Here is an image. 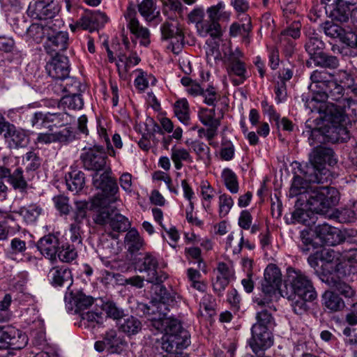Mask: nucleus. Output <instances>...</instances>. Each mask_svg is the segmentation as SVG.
Wrapping results in <instances>:
<instances>
[{"label":"nucleus","mask_w":357,"mask_h":357,"mask_svg":"<svg viewBox=\"0 0 357 357\" xmlns=\"http://www.w3.org/2000/svg\"><path fill=\"white\" fill-rule=\"evenodd\" d=\"M306 178L300 176L294 177L289 190V197L301 195L305 199L309 210L317 213L325 214L335 206L339 201V192L331 183L321 187L311 186Z\"/></svg>","instance_id":"1"},{"label":"nucleus","mask_w":357,"mask_h":357,"mask_svg":"<svg viewBox=\"0 0 357 357\" xmlns=\"http://www.w3.org/2000/svg\"><path fill=\"white\" fill-rule=\"evenodd\" d=\"M151 326L158 332L165 333L162 337V349L170 354H180L190 343L187 332L178 320L166 317L161 312L159 317L151 319Z\"/></svg>","instance_id":"2"},{"label":"nucleus","mask_w":357,"mask_h":357,"mask_svg":"<svg viewBox=\"0 0 357 357\" xmlns=\"http://www.w3.org/2000/svg\"><path fill=\"white\" fill-rule=\"evenodd\" d=\"M312 81L309 88L314 91L313 97L305 103L310 111L316 109L315 104L324 102L328 99L339 101L343 98V86L333 82V75L326 70L313 71L310 75Z\"/></svg>","instance_id":"3"},{"label":"nucleus","mask_w":357,"mask_h":357,"mask_svg":"<svg viewBox=\"0 0 357 357\" xmlns=\"http://www.w3.org/2000/svg\"><path fill=\"white\" fill-rule=\"evenodd\" d=\"M332 149L317 146L310 155V162L301 169L304 178L313 183H328L332 181V175L325 165L333 166L336 164Z\"/></svg>","instance_id":"4"},{"label":"nucleus","mask_w":357,"mask_h":357,"mask_svg":"<svg viewBox=\"0 0 357 357\" xmlns=\"http://www.w3.org/2000/svg\"><path fill=\"white\" fill-rule=\"evenodd\" d=\"M285 286L290 290L283 295L287 299L291 298L294 295L302 296L310 301H314L317 297L312 280L300 269L291 266L287 268Z\"/></svg>","instance_id":"5"},{"label":"nucleus","mask_w":357,"mask_h":357,"mask_svg":"<svg viewBox=\"0 0 357 357\" xmlns=\"http://www.w3.org/2000/svg\"><path fill=\"white\" fill-rule=\"evenodd\" d=\"M222 61L225 65L226 71L234 86L242 84L247 79V69L245 62L241 61L243 54L242 52L236 48L231 49L230 45L224 46Z\"/></svg>","instance_id":"6"},{"label":"nucleus","mask_w":357,"mask_h":357,"mask_svg":"<svg viewBox=\"0 0 357 357\" xmlns=\"http://www.w3.org/2000/svg\"><path fill=\"white\" fill-rule=\"evenodd\" d=\"M202 98H204L203 102L205 104L211 107L208 113L202 116V123L208 126L205 135L210 142L217 135V130L220 125L219 120L214 116L215 107L220 99V94L218 88L213 84H207V85L202 86Z\"/></svg>","instance_id":"7"},{"label":"nucleus","mask_w":357,"mask_h":357,"mask_svg":"<svg viewBox=\"0 0 357 357\" xmlns=\"http://www.w3.org/2000/svg\"><path fill=\"white\" fill-rule=\"evenodd\" d=\"M89 203L85 200L74 202V208L70 215L69 232L70 241L78 245L82 243L84 220L87 218Z\"/></svg>","instance_id":"8"},{"label":"nucleus","mask_w":357,"mask_h":357,"mask_svg":"<svg viewBox=\"0 0 357 357\" xmlns=\"http://www.w3.org/2000/svg\"><path fill=\"white\" fill-rule=\"evenodd\" d=\"M108 157L102 146L95 145L92 147H84L80 155V160L86 170L91 171L98 176L101 171L107 169Z\"/></svg>","instance_id":"9"},{"label":"nucleus","mask_w":357,"mask_h":357,"mask_svg":"<svg viewBox=\"0 0 357 357\" xmlns=\"http://www.w3.org/2000/svg\"><path fill=\"white\" fill-rule=\"evenodd\" d=\"M135 268L139 272L146 273V281L149 283L162 284L167 278L166 273L158 271V258L150 252L135 259Z\"/></svg>","instance_id":"10"},{"label":"nucleus","mask_w":357,"mask_h":357,"mask_svg":"<svg viewBox=\"0 0 357 357\" xmlns=\"http://www.w3.org/2000/svg\"><path fill=\"white\" fill-rule=\"evenodd\" d=\"M69 121V115L66 112H36L31 119V123L37 129L45 128L53 132L54 129L68 125Z\"/></svg>","instance_id":"11"},{"label":"nucleus","mask_w":357,"mask_h":357,"mask_svg":"<svg viewBox=\"0 0 357 357\" xmlns=\"http://www.w3.org/2000/svg\"><path fill=\"white\" fill-rule=\"evenodd\" d=\"M111 170H105L99 176L93 177V185L101 190L93 197L102 198L110 203H115L118 200L117 193L119 187L115 178L110 176Z\"/></svg>","instance_id":"12"},{"label":"nucleus","mask_w":357,"mask_h":357,"mask_svg":"<svg viewBox=\"0 0 357 357\" xmlns=\"http://www.w3.org/2000/svg\"><path fill=\"white\" fill-rule=\"evenodd\" d=\"M89 203V209L93 212L92 218L93 222L99 226L108 225L116 207H112L109 201L102 198L92 197Z\"/></svg>","instance_id":"13"},{"label":"nucleus","mask_w":357,"mask_h":357,"mask_svg":"<svg viewBox=\"0 0 357 357\" xmlns=\"http://www.w3.org/2000/svg\"><path fill=\"white\" fill-rule=\"evenodd\" d=\"M273 329L251 328L252 336L249 345L258 357H264V351L270 348L274 342Z\"/></svg>","instance_id":"14"},{"label":"nucleus","mask_w":357,"mask_h":357,"mask_svg":"<svg viewBox=\"0 0 357 357\" xmlns=\"http://www.w3.org/2000/svg\"><path fill=\"white\" fill-rule=\"evenodd\" d=\"M108 21L105 13L100 11L86 10L81 17L75 23L70 24V29L75 32L77 29L92 32L103 26Z\"/></svg>","instance_id":"15"},{"label":"nucleus","mask_w":357,"mask_h":357,"mask_svg":"<svg viewBox=\"0 0 357 357\" xmlns=\"http://www.w3.org/2000/svg\"><path fill=\"white\" fill-rule=\"evenodd\" d=\"M124 17L127 22V27L130 33L137 39H139L141 45L147 47L151 43V33L148 28L143 26L137 18L135 8L129 6L124 13Z\"/></svg>","instance_id":"16"},{"label":"nucleus","mask_w":357,"mask_h":357,"mask_svg":"<svg viewBox=\"0 0 357 357\" xmlns=\"http://www.w3.org/2000/svg\"><path fill=\"white\" fill-rule=\"evenodd\" d=\"M58 10L52 0H33L27 9V15L40 22L54 20Z\"/></svg>","instance_id":"17"},{"label":"nucleus","mask_w":357,"mask_h":357,"mask_svg":"<svg viewBox=\"0 0 357 357\" xmlns=\"http://www.w3.org/2000/svg\"><path fill=\"white\" fill-rule=\"evenodd\" d=\"M161 38L163 40H174L172 43V51L178 54L183 47L184 35L178 22L166 21L160 26Z\"/></svg>","instance_id":"18"},{"label":"nucleus","mask_w":357,"mask_h":357,"mask_svg":"<svg viewBox=\"0 0 357 357\" xmlns=\"http://www.w3.org/2000/svg\"><path fill=\"white\" fill-rule=\"evenodd\" d=\"M69 36L66 31H56L54 26L47 32V40L44 47L46 52L52 56L60 54V52L67 50Z\"/></svg>","instance_id":"19"},{"label":"nucleus","mask_w":357,"mask_h":357,"mask_svg":"<svg viewBox=\"0 0 357 357\" xmlns=\"http://www.w3.org/2000/svg\"><path fill=\"white\" fill-rule=\"evenodd\" d=\"M45 68L53 79L63 80L68 77L70 73L68 58L61 54L53 55Z\"/></svg>","instance_id":"20"},{"label":"nucleus","mask_w":357,"mask_h":357,"mask_svg":"<svg viewBox=\"0 0 357 357\" xmlns=\"http://www.w3.org/2000/svg\"><path fill=\"white\" fill-rule=\"evenodd\" d=\"M64 301L68 310L74 311L75 313H80L91 307L93 302L94 298L86 295L82 291L73 292L70 290L66 292Z\"/></svg>","instance_id":"21"},{"label":"nucleus","mask_w":357,"mask_h":357,"mask_svg":"<svg viewBox=\"0 0 357 357\" xmlns=\"http://www.w3.org/2000/svg\"><path fill=\"white\" fill-rule=\"evenodd\" d=\"M48 279L52 286H67V292L70 291V286L73 282L71 270L65 265L55 266L48 273Z\"/></svg>","instance_id":"22"},{"label":"nucleus","mask_w":357,"mask_h":357,"mask_svg":"<svg viewBox=\"0 0 357 357\" xmlns=\"http://www.w3.org/2000/svg\"><path fill=\"white\" fill-rule=\"evenodd\" d=\"M314 233L323 243L329 246L336 245L342 241L340 231L327 223L316 226Z\"/></svg>","instance_id":"23"},{"label":"nucleus","mask_w":357,"mask_h":357,"mask_svg":"<svg viewBox=\"0 0 357 357\" xmlns=\"http://www.w3.org/2000/svg\"><path fill=\"white\" fill-rule=\"evenodd\" d=\"M59 245V238L52 234H49L40 238L36 244V247L41 255L52 261L56 259Z\"/></svg>","instance_id":"24"},{"label":"nucleus","mask_w":357,"mask_h":357,"mask_svg":"<svg viewBox=\"0 0 357 357\" xmlns=\"http://www.w3.org/2000/svg\"><path fill=\"white\" fill-rule=\"evenodd\" d=\"M278 291L273 287H267L266 284H261V291L253 297L252 301L257 308H267L269 310L275 312L276 307L273 305V300L277 297Z\"/></svg>","instance_id":"25"},{"label":"nucleus","mask_w":357,"mask_h":357,"mask_svg":"<svg viewBox=\"0 0 357 357\" xmlns=\"http://www.w3.org/2000/svg\"><path fill=\"white\" fill-rule=\"evenodd\" d=\"M155 285V295L158 298V302L153 305V307L156 308L158 316L161 312H164L166 313V317H168L167 312L169 311V305L171 303H174L175 301L176 294L172 289L168 291L164 286L161 285V284Z\"/></svg>","instance_id":"26"},{"label":"nucleus","mask_w":357,"mask_h":357,"mask_svg":"<svg viewBox=\"0 0 357 357\" xmlns=\"http://www.w3.org/2000/svg\"><path fill=\"white\" fill-rule=\"evenodd\" d=\"M19 229L15 216L10 211L0 209V241L6 240Z\"/></svg>","instance_id":"27"},{"label":"nucleus","mask_w":357,"mask_h":357,"mask_svg":"<svg viewBox=\"0 0 357 357\" xmlns=\"http://www.w3.org/2000/svg\"><path fill=\"white\" fill-rule=\"evenodd\" d=\"M322 305L329 312L342 311L345 307V303L340 296L333 291H326L321 296Z\"/></svg>","instance_id":"28"},{"label":"nucleus","mask_w":357,"mask_h":357,"mask_svg":"<svg viewBox=\"0 0 357 357\" xmlns=\"http://www.w3.org/2000/svg\"><path fill=\"white\" fill-rule=\"evenodd\" d=\"M240 22H233L229 27V36L235 38L241 36L243 40L249 43V34L252 31L251 18L245 15L240 19Z\"/></svg>","instance_id":"29"},{"label":"nucleus","mask_w":357,"mask_h":357,"mask_svg":"<svg viewBox=\"0 0 357 357\" xmlns=\"http://www.w3.org/2000/svg\"><path fill=\"white\" fill-rule=\"evenodd\" d=\"M27 343L28 337L24 333L13 326H8L6 349L20 350L24 348Z\"/></svg>","instance_id":"30"},{"label":"nucleus","mask_w":357,"mask_h":357,"mask_svg":"<svg viewBox=\"0 0 357 357\" xmlns=\"http://www.w3.org/2000/svg\"><path fill=\"white\" fill-rule=\"evenodd\" d=\"M322 281L325 282L333 288L339 295L344 296L346 299L354 300L356 295V290L349 284L343 281L341 278L332 277L331 279L327 278L326 280L322 278Z\"/></svg>","instance_id":"31"},{"label":"nucleus","mask_w":357,"mask_h":357,"mask_svg":"<svg viewBox=\"0 0 357 357\" xmlns=\"http://www.w3.org/2000/svg\"><path fill=\"white\" fill-rule=\"evenodd\" d=\"M54 22H59V20L33 23L26 29V33L33 40L39 42L45 36H47V32L51 31L53 26H56Z\"/></svg>","instance_id":"32"},{"label":"nucleus","mask_w":357,"mask_h":357,"mask_svg":"<svg viewBox=\"0 0 357 357\" xmlns=\"http://www.w3.org/2000/svg\"><path fill=\"white\" fill-rule=\"evenodd\" d=\"M65 179L68 189L74 193L80 192L85 185L84 173L78 169H72L67 173Z\"/></svg>","instance_id":"33"},{"label":"nucleus","mask_w":357,"mask_h":357,"mask_svg":"<svg viewBox=\"0 0 357 357\" xmlns=\"http://www.w3.org/2000/svg\"><path fill=\"white\" fill-rule=\"evenodd\" d=\"M282 283V273L280 268L275 264H269L264 271V280L261 284L273 287L279 291Z\"/></svg>","instance_id":"34"},{"label":"nucleus","mask_w":357,"mask_h":357,"mask_svg":"<svg viewBox=\"0 0 357 357\" xmlns=\"http://www.w3.org/2000/svg\"><path fill=\"white\" fill-rule=\"evenodd\" d=\"M321 280L332 277L342 278L346 275L347 270L343 263H321Z\"/></svg>","instance_id":"35"},{"label":"nucleus","mask_w":357,"mask_h":357,"mask_svg":"<svg viewBox=\"0 0 357 357\" xmlns=\"http://www.w3.org/2000/svg\"><path fill=\"white\" fill-rule=\"evenodd\" d=\"M124 242L128 251L131 254L138 252L144 244V239L135 228H131L128 231Z\"/></svg>","instance_id":"36"},{"label":"nucleus","mask_w":357,"mask_h":357,"mask_svg":"<svg viewBox=\"0 0 357 357\" xmlns=\"http://www.w3.org/2000/svg\"><path fill=\"white\" fill-rule=\"evenodd\" d=\"M138 10L146 22H153L160 15L155 0H143L138 4Z\"/></svg>","instance_id":"37"},{"label":"nucleus","mask_w":357,"mask_h":357,"mask_svg":"<svg viewBox=\"0 0 357 357\" xmlns=\"http://www.w3.org/2000/svg\"><path fill=\"white\" fill-rule=\"evenodd\" d=\"M351 12L349 5L340 1L333 7L330 8L326 13L328 14L333 20L346 22L348 21L349 16L351 17Z\"/></svg>","instance_id":"38"},{"label":"nucleus","mask_w":357,"mask_h":357,"mask_svg":"<svg viewBox=\"0 0 357 357\" xmlns=\"http://www.w3.org/2000/svg\"><path fill=\"white\" fill-rule=\"evenodd\" d=\"M326 117L331 123V127L337 125H347L351 122V120H348L347 118V115L342 112L341 108L334 104L328 109Z\"/></svg>","instance_id":"39"},{"label":"nucleus","mask_w":357,"mask_h":357,"mask_svg":"<svg viewBox=\"0 0 357 357\" xmlns=\"http://www.w3.org/2000/svg\"><path fill=\"white\" fill-rule=\"evenodd\" d=\"M271 312L273 311L267 308L261 309L257 312L255 316L256 322L252 327L273 329L275 325V322Z\"/></svg>","instance_id":"40"},{"label":"nucleus","mask_w":357,"mask_h":357,"mask_svg":"<svg viewBox=\"0 0 357 357\" xmlns=\"http://www.w3.org/2000/svg\"><path fill=\"white\" fill-rule=\"evenodd\" d=\"M225 8V4L222 1H220L216 5L208 8L206 13L208 20L217 22H229L231 13L229 11H224Z\"/></svg>","instance_id":"41"},{"label":"nucleus","mask_w":357,"mask_h":357,"mask_svg":"<svg viewBox=\"0 0 357 357\" xmlns=\"http://www.w3.org/2000/svg\"><path fill=\"white\" fill-rule=\"evenodd\" d=\"M109 227L114 231L121 233L128 231L131 226V222L125 215L121 214L116 209L108 224Z\"/></svg>","instance_id":"42"},{"label":"nucleus","mask_w":357,"mask_h":357,"mask_svg":"<svg viewBox=\"0 0 357 357\" xmlns=\"http://www.w3.org/2000/svg\"><path fill=\"white\" fill-rule=\"evenodd\" d=\"M6 178L15 190L23 191L27 188V183L23 175V170L21 167L16 168L13 172L8 169V175L6 176Z\"/></svg>","instance_id":"43"},{"label":"nucleus","mask_w":357,"mask_h":357,"mask_svg":"<svg viewBox=\"0 0 357 357\" xmlns=\"http://www.w3.org/2000/svg\"><path fill=\"white\" fill-rule=\"evenodd\" d=\"M43 211V208L36 204L21 207L19 213L28 224L34 223Z\"/></svg>","instance_id":"44"},{"label":"nucleus","mask_w":357,"mask_h":357,"mask_svg":"<svg viewBox=\"0 0 357 357\" xmlns=\"http://www.w3.org/2000/svg\"><path fill=\"white\" fill-rule=\"evenodd\" d=\"M142 328V322L135 317L130 316L119 324V329L128 335H136Z\"/></svg>","instance_id":"45"},{"label":"nucleus","mask_w":357,"mask_h":357,"mask_svg":"<svg viewBox=\"0 0 357 357\" xmlns=\"http://www.w3.org/2000/svg\"><path fill=\"white\" fill-rule=\"evenodd\" d=\"M61 104L64 108L79 110L84 106V100L80 93H73L62 97Z\"/></svg>","instance_id":"46"},{"label":"nucleus","mask_w":357,"mask_h":357,"mask_svg":"<svg viewBox=\"0 0 357 357\" xmlns=\"http://www.w3.org/2000/svg\"><path fill=\"white\" fill-rule=\"evenodd\" d=\"M315 66L324 68L335 69L339 66V61L335 56L328 55L324 52L319 53L314 57Z\"/></svg>","instance_id":"47"},{"label":"nucleus","mask_w":357,"mask_h":357,"mask_svg":"<svg viewBox=\"0 0 357 357\" xmlns=\"http://www.w3.org/2000/svg\"><path fill=\"white\" fill-rule=\"evenodd\" d=\"M333 75V82H335L343 86V93L344 88H351L354 86V78L351 74L347 70H340L335 72Z\"/></svg>","instance_id":"48"},{"label":"nucleus","mask_w":357,"mask_h":357,"mask_svg":"<svg viewBox=\"0 0 357 357\" xmlns=\"http://www.w3.org/2000/svg\"><path fill=\"white\" fill-rule=\"evenodd\" d=\"M23 165L26 172H34L38 169L41 163L40 157L34 151L27 152L22 158Z\"/></svg>","instance_id":"49"},{"label":"nucleus","mask_w":357,"mask_h":357,"mask_svg":"<svg viewBox=\"0 0 357 357\" xmlns=\"http://www.w3.org/2000/svg\"><path fill=\"white\" fill-rule=\"evenodd\" d=\"M188 110V103L185 99L178 100L175 102L174 114L178 120L183 123H187L189 119Z\"/></svg>","instance_id":"50"},{"label":"nucleus","mask_w":357,"mask_h":357,"mask_svg":"<svg viewBox=\"0 0 357 357\" xmlns=\"http://www.w3.org/2000/svg\"><path fill=\"white\" fill-rule=\"evenodd\" d=\"M306 51L311 56L315 57L319 53H322L324 47V43L317 36H314L309 38L305 45Z\"/></svg>","instance_id":"51"},{"label":"nucleus","mask_w":357,"mask_h":357,"mask_svg":"<svg viewBox=\"0 0 357 357\" xmlns=\"http://www.w3.org/2000/svg\"><path fill=\"white\" fill-rule=\"evenodd\" d=\"M59 259L63 262H70L77 257V252L74 245L66 244L59 247L57 255Z\"/></svg>","instance_id":"52"},{"label":"nucleus","mask_w":357,"mask_h":357,"mask_svg":"<svg viewBox=\"0 0 357 357\" xmlns=\"http://www.w3.org/2000/svg\"><path fill=\"white\" fill-rule=\"evenodd\" d=\"M222 176L227 188L231 193H237L238 191V183L235 173L229 169H225Z\"/></svg>","instance_id":"53"},{"label":"nucleus","mask_w":357,"mask_h":357,"mask_svg":"<svg viewBox=\"0 0 357 357\" xmlns=\"http://www.w3.org/2000/svg\"><path fill=\"white\" fill-rule=\"evenodd\" d=\"M139 72L138 76L135 79V86L140 91H144L149 86V82L151 81L153 85L156 82V79L151 75H148L141 69L137 70Z\"/></svg>","instance_id":"54"},{"label":"nucleus","mask_w":357,"mask_h":357,"mask_svg":"<svg viewBox=\"0 0 357 357\" xmlns=\"http://www.w3.org/2000/svg\"><path fill=\"white\" fill-rule=\"evenodd\" d=\"M103 309L107 317L113 319L119 320L126 315L124 310L119 307L116 303L113 301L106 302L103 305Z\"/></svg>","instance_id":"55"},{"label":"nucleus","mask_w":357,"mask_h":357,"mask_svg":"<svg viewBox=\"0 0 357 357\" xmlns=\"http://www.w3.org/2000/svg\"><path fill=\"white\" fill-rule=\"evenodd\" d=\"M301 26L299 22H294L290 26L283 30L280 36V43L288 40V37H291L293 39L298 38L301 35Z\"/></svg>","instance_id":"56"},{"label":"nucleus","mask_w":357,"mask_h":357,"mask_svg":"<svg viewBox=\"0 0 357 357\" xmlns=\"http://www.w3.org/2000/svg\"><path fill=\"white\" fill-rule=\"evenodd\" d=\"M289 300L291 301V306L294 312L299 315H301L307 312L308 309L307 302L312 301L308 299H305V298H303L302 296H294V295L292 296L291 298Z\"/></svg>","instance_id":"57"},{"label":"nucleus","mask_w":357,"mask_h":357,"mask_svg":"<svg viewBox=\"0 0 357 357\" xmlns=\"http://www.w3.org/2000/svg\"><path fill=\"white\" fill-rule=\"evenodd\" d=\"M323 29L325 34L331 38L344 37V30L337 24L331 22H326L323 25Z\"/></svg>","instance_id":"58"},{"label":"nucleus","mask_w":357,"mask_h":357,"mask_svg":"<svg viewBox=\"0 0 357 357\" xmlns=\"http://www.w3.org/2000/svg\"><path fill=\"white\" fill-rule=\"evenodd\" d=\"M29 138L25 130L17 128L12 142H10V148H22L26 146L29 144Z\"/></svg>","instance_id":"59"},{"label":"nucleus","mask_w":357,"mask_h":357,"mask_svg":"<svg viewBox=\"0 0 357 357\" xmlns=\"http://www.w3.org/2000/svg\"><path fill=\"white\" fill-rule=\"evenodd\" d=\"M53 202L56 208L61 215H69L70 212V206L69 204L68 197L63 195L55 196Z\"/></svg>","instance_id":"60"},{"label":"nucleus","mask_w":357,"mask_h":357,"mask_svg":"<svg viewBox=\"0 0 357 357\" xmlns=\"http://www.w3.org/2000/svg\"><path fill=\"white\" fill-rule=\"evenodd\" d=\"M105 342L107 345V348L110 353L118 352V345L120 343V340L117 337L116 332L114 330L107 331L104 337Z\"/></svg>","instance_id":"61"},{"label":"nucleus","mask_w":357,"mask_h":357,"mask_svg":"<svg viewBox=\"0 0 357 357\" xmlns=\"http://www.w3.org/2000/svg\"><path fill=\"white\" fill-rule=\"evenodd\" d=\"M162 4L164 15H167L168 11H172L178 15L183 13V6L180 0H166Z\"/></svg>","instance_id":"62"},{"label":"nucleus","mask_w":357,"mask_h":357,"mask_svg":"<svg viewBox=\"0 0 357 357\" xmlns=\"http://www.w3.org/2000/svg\"><path fill=\"white\" fill-rule=\"evenodd\" d=\"M234 202L231 196L221 195L219 197V213L221 217H225L233 206Z\"/></svg>","instance_id":"63"},{"label":"nucleus","mask_w":357,"mask_h":357,"mask_svg":"<svg viewBox=\"0 0 357 357\" xmlns=\"http://www.w3.org/2000/svg\"><path fill=\"white\" fill-rule=\"evenodd\" d=\"M205 32L213 39L220 38L222 36V30L219 22L208 20L206 24Z\"/></svg>","instance_id":"64"}]
</instances>
